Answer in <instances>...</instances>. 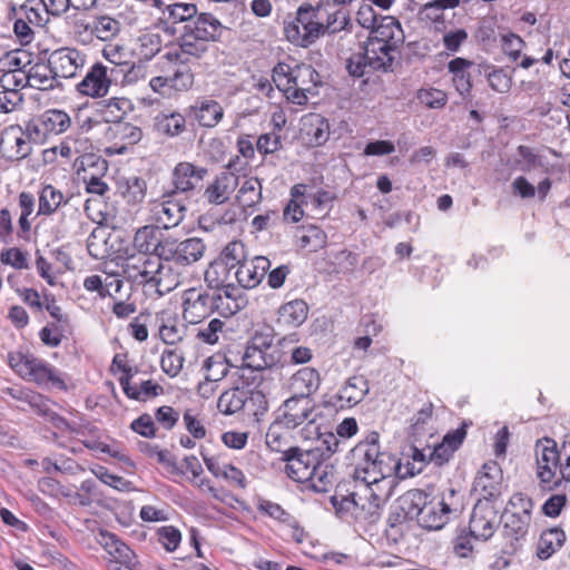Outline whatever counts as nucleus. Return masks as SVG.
<instances>
[{"mask_svg": "<svg viewBox=\"0 0 570 570\" xmlns=\"http://www.w3.org/2000/svg\"><path fill=\"white\" fill-rule=\"evenodd\" d=\"M176 191L167 190L148 203L149 219L164 229L178 226L187 212L184 202L177 198Z\"/></svg>", "mask_w": 570, "mask_h": 570, "instance_id": "0eeeda50", "label": "nucleus"}, {"mask_svg": "<svg viewBox=\"0 0 570 570\" xmlns=\"http://www.w3.org/2000/svg\"><path fill=\"white\" fill-rule=\"evenodd\" d=\"M112 69H116V81L121 77L122 85H132L142 80L147 76V69L142 63H116L112 66Z\"/></svg>", "mask_w": 570, "mask_h": 570, "instance_id": "5fc2aeb1", "label": "nucleus"}, {"mask_svg": "<svg viewBox=\"0 0 570 570\" xmlns=\"http://www.w3.org/2000/svg\"><path fill=\"white\" fill-rule=\"evenodd\" d=\"M169 237H165L159 226L145 225L138 228L134 235V247L140 254H148L165 258Z\"/></svg>", "mask_w": 570, "mask_h": 570, "instance_id": "a211bd4d", "label": "nucleus"}, {"mask_svg": "<svg viewBox=\"0 0 570 570\" xmlns=\"http://www.w3.org/2000/svg\"><path fill=\"white\" fill-rule=\"evenodd\" d=\"M355 490L347 494L336 492L331 497V503L341 518L352 517L356 520L357 502L360 498V482H355Z\"/></svg>", "mask_w": 570, "mask_h": 570, "instance_id": "79ce46f5", "label": "nucleus"}, {"mask_svg": "<svg viewBox=\"0 0 570 570\" xmlns=\"http://www.w3.org/2000/svg\"><path fill=\"white\" fill-rule=\"evenodd\" d=\"M274 340L275 337L271 333H255L244 353L245 366L255 371H263L278 364L282 358V351Z\"/></svg>", "mask_w": 570, "mask_h": 570, "instance_id": "423d86ee", "label": "nucleus"}, {"mask_svg": "<svg viewBox=\"0 0 570 570\" xmlns=\"http://www.w3.org/2000/svg\"><path fill=\"white\" fill-rule=\"evenodd\" d=\"M184 356L177 350H165L160 358L161 370L170 377H175L183 368Z\"/></svg>", "mask_w": 570, "mask_h": 570, "instance_id": "338daca9", "label": "nucleus"}, {"mask_svg": "<svg viewBox=\"0 0 570 570\" xmlns=\"http://www.w3.org/2000/svg\"><path fill=\"white\" fill-rule=\"evenodd\" d=\"M19 11L23 13L31 24L43 27L49 22V14H47L42 0H26L19 7Z\"/></svg>", "mask_w": 570, "mask_h": 570, "instance_id": "6e6d98bb", "label": "nucleus"}, {"mask_svg": "<svg viewBox=\"0 0 570 570\" xmlns=\"http://www.w3.org/2000/svg\"><path fill=\"white\" fill-rule=\"evenodd\" d=\"M368 381L363 375L351 376L338 392L341 406L352 407L358 404L368 393Z\"/></svg>", "mask_w": 570, "mask_h": 570, "instance_id": "7c9ffc66", "label": "nucleus"}, {"mask_svg": "<svg viewBox=\"0 0 570 570\" xmlns=\"http://www.w3.org/2000/svg\"><path fill=\"white\" fill-rule=\"evenodd\" d=\"M98 111L106 122H114L117 125L121 122L120 119L132 109V104L128 98L114 97L102 100L98 104Z\"/></svg>", "mask_w": 570, "mask_h": 570, "instance_id": "4c0bfd02", "label": "nucleus"}, {"mask_svg": "<svg viewBox=\"0 0 570 570\" xmlns=\"http://www.w3.org/2000/svg\"><path fill=\"white\" fill-rule=\"evenodd\" d=\"M543 166L542 157L538 155L533 148L520 145L517 148L512 160V168L523 173H530Z\"/></svg>", "mask_w": 570, "mask_h": 570, "instance_id": "de8ad7c7", "label": "nucleus"}, {"mask_svg": "<svg viewBox=\"0 0 570 570\" xmlns=\"http://www.w3.org/2000/svg\"><path fill=\"white\" fill-rule=\"evenodd\" d=\"M466 431L465 426L454 430L453 432L448 433L443 441L435 445L434 449L430 453V460L434 462L436 465H443L446 463L453 453L459 449L465 439Z\"/></svg>", "mask_w": 570, "mask_h": 570, "instance_id": "cd10ccee", "label": "nucleus"}, {"mask_svg": "<svg viewBox=\"0 0 570 570\" xmlns=\"http://www.w3.org/2000/svg\"><path fill=\"white\" fill-rule=\"evenodd\" d=\"M71 120L67 112L58 109L47 110L41 117V125L47 132L61 134L68 130Z\"/></svg>", "mask_w": 570, "mask_h": 570, "instance_id": "864d4df0", "label": "nucleus"}, {"mask_svg": "<svg viewBox=\"0 0 570 570\" xmlns=\"http://www.w3.org/2000/svg\"><path fill=\"white\" fill-rule=\"evenodd\" d=\"M537 476L543 485V489L553 490L558 482L551 484L556 470L559 465L560 453L557 442L551 438H542L537 441L535 448Z\"/></svg>", "mask_w": 570, "mask_h": 570, "instance_id": "1a4fd4ad", "label": "nucleus"}, {"mask_svg": "<svg viewBox=\"0 0 570 570\" xmlns=\"http://www.w3.org/2000/svg\"><path fill=\"white\" fill-rule=\"evenodd\" d=\"M116 72L117 70L112 69V67L96 62L77 85V90L79 94L91 98L105 97L109 91L110 85L116 81Z\"/></svg>", "mask_w": 570, "mask_h": 570, "instance_id": "f8f14e48", "label": "nucleus"}, {"mask_svg": "<svg viewBox=\"0 0 570 570\" xmlns=\"http://www.w3.org/2000/svg\"><path fill=\"white\" fill-rule=\"evenodd\" d=\"M262 189V183L257 177L246 178L237 191L236 199L243 208L256 207L263 198Z\"/></svg>", "mask_w": 570, "mask_h": 570, "instance_id": "37998d69", "label": "nucleus"}, {"mask_svg": "<svg viewBox=\"0 0 570 570\" xmlns=\"http://www.w3.org/2000/svg\"><path fill=\"white\" fill-rule=\"evenodd\" d=\"M564 541L566 533L562 529L552 528L543 531L538 543V557L542 560L550 558L563 546Z\"/></svg>", "mask_w": 570, "mask_h": 570, "instance_id": "c03bdc74", "label": "nucleus"}, {"mask_svg": "<svg viewBox=\"0 0 570 570\" xmlns=\"http://www.w3.org/2000/svg\"><path fill=\"white\" fill-rule=\"evenodd\" d=\"M6 393L16 400L27 403L38 414L48 413V400L39 393H36L29 389L18 387H8Z\"/></svg>", "mask_w": 570, "mask_h": 570, "instance_id": "3c124183", "label": "nucleus"}, {"mask_svg": "<svg viewBox=\"0 0 570 570\" xmlns=\"http://www.w3.org/2000/svg\"><path fill=\"white\" fill-rule=\"evenodd\" d=\"M472 65V61L461 57L454 58L448 63V69L453 75L452 82L462 97L469 95L472 88L471 77L468 71Z\"/></svg>", "mask_w": 570, "mask_h": 570, "instance_id": "e433bc0d", "label": "nucleus"}, {"mask_svg": "<svg viewBox=\"0 0 570 570\" xmlns=\"http://www.w3.org/2000/svg\"><path fill=\"white\" fill-rule=\"evenodd\" d=\"M161 46L163 40L158 33L147 32L138 38V52L145 60L154 58L161 50Z\"/></svg>", "mask_w": 570, "mask_h": 570, "instance_id": "052dcab7", "label": "nucleus"}, {"mask_svg": "<svg viewBox=\"0 0 570 570\" xmlns=\"http://www.w3.org/2000/svg\"><path fill=\"white\" fill-rule=\"evenodd\" d=\"M209 45L199 40L188 30L185 31L179 41L178 49L170 53L181 63H188L191 59H199L208 51Z\"/></svg>", "mask_w": 570, "mask_h": 570, "instance_id": "c85d7f7f", "label": "nucleus"}, {"mask_svg": "<svg viewBox=\"0 0 570 570\" xmlns=\"http://www.w3.org/2000/svg\"><path fill=\"white\" fill-rule=\"evenodd\" d=\"M214 313L212 291L191 287L183 293V316L191 324H197Z\"/></svg>", "mask_w": 570, "mask_h": 570, "instance_id": "4468645a", "label": "nucleus"}, {"mask_svg": "<svg viewBox=\"0 0 570 570\" xmlns=\"http://www.w3.org/2000/svg\"><path fill=\"white\" fill-rule=\"evenodd\" d=\"M269 267L271 262L267 257L256 256L243 262L234 272V278L243 288H255L261 284Z\"/></svg>", "mask_w": 570, "mask_h": 570, "instance_id": "4be33fe9", "label": "nucleus"}, {"mask_svg": "<svg viewBox=\"0 0 570 570\" xmlns=\"http://www.w3.org/2000/svg\"><path fill=\"white\" fill-rule=\"evenodd\" d=\"M395 50L391 49L389 45H382V42L374 41L367 38L364 53L370 60V69L373 71H386L391 68Z\"/></svg>", "mask_w": 570, "mask_h": 570, "instance_id": "2f4dec72", "label": "nucleus"}, {"mask_svg": "<svg viewBox=\"0 0 570 570\" xmlns=\"http://www.w3.org/2000/svg\"><path fill=\"white\" fill-rule=\"evenodd\" d=\"M502 51L512 62H517L521 58V52L525 47L524 40L513 32L500 36Z\"/></svg>", "mask_w": 570, "mask_h": 570, "instance_id": "e2e57ef3", "label": "nucleus"}, {"mask_svg": "<svg viewBox=\"0 0 570 570\" xmlns=\"http://www.w3.org/2000/svg\"><path fill=\"white\" fill-rule=\"evenodd\" d=\"M257 510L259 513L275 520L279 524L285 525L286 523L293 522V515L273 501L259 499Z\"/></svg>", "mask_w": 570, "mask_h": 570, "instance_id": "bf43d9fd", "label": "nucleus"}, {"mask_svg": "<svg viewBox=\"0 0 570 570\" xmlns=\"http://www.w3.org/2000/svg\"><path fill=\"white\" fill-rule=\"evenodd\" d=\"M379 439V433L372 432L352 450L356 460L352 476L360 482L356 521L367 524L381 519L383 504L396 483L394 474L400 470V460L381 451Z\"/></svg>", "mask_w": 570, "mask_h": 570, "instance_id": "f257e3e1", "label": "nucleus"}, {"mask_svg": "<svg viewBox=\"0 0 570 570\" xmlns=\"http://www.w3.org/2000/svg\"><path fill=\"white\" fill-rule=\"evenodd\" d=\"M314 401L291 395L276 411V419L287 429H295L305 422H313Z\"/></svg>", "mask_w": 570, "mask_h": 570, "instance_id": "ddd939ff", "label": "nucleus"}, {"mask_svg": "<svg viewBox=\"0 0 570 570\" xmlns=\"http://www.w3.org/2000/svg\"><path fill=\"white\" fill-rule=\"evenodd\" d=\"M26 76L27 85L39 90L52 89L57 79L49 62L33 65Z\"/></svg>", "mask_w": 570, "mask_h": 570, "instance_id": "58836bf2", "label": "nucleus"}, {"mask_svg": "<svg viewBox=\"0 0 570 570\" xmlns=\"http://www.w3.org/2000/svg\"><path fill=\"white\" fill-rule=\"evenodd\" d=\"M232 271L233 269L226 266V263H223V261H218L216 258L212 262L204 274V279L209 291L213 292L227 286H233L234 274H232Z\"/></svg>", "mask_w": 570, "mask_h": 570, "instance_id": "72a5a7b5", "label": "nucleus"}, {"mask_svg": "<svg viewBox=\"0 0 570 570\" xmlns=\"http://www.w3.org/2000/svg\"><path fill=\"white\" fill-rule=\"evenodd\" d=\"M159 257L148 254H136L127 257L124 264V273L127 278L138 284H149L155 277V268Z\"/></svg>", "mask_w": 570, "mask_h": 570, "instance_id": "412c9836", "label": "nucleus"}, {"mask_svg": "<svg viewBox=\"0 0 570 570\" xmlns=\"http://www.w3.org/2000/svg\"><path fill=\"white\" fill-rule=\"evenodd\" d=\"M10 367L23 380L38 385L51 383L59 389H66V383L58 375L57 371L43 360L31 354L11 352L8 354Z\"/></svg>", "mask_w": 570, "mask_h": 570, "instance_id": "39448f33", "label": "nucleus"}, {"mask_svg": "<svg viewBox=\"0 0 570 570\" xmlns=\"http://www.w3.org/2000/svg\"><path fill=\"white\" fill-rule=\"evenodd\" d=\"M147 191V183L145 179L134 176L127 179L126 189L124 191V197L127 199L129 204H140L145 197Z\"/></svg>", "mask_w": 570, "mask_h": 570, "instance_id": "69168bd1", "label": "nucleus"}, {"mask_svg": "<svg viewBox=\"0 0 570 570\" xmlns=\"http://www.w3.org/2000/svg\"><path fill=\"white\" fill-rule=\"evenodd\" d=\"M224 109L219 102L215 100H206L195 111V117L200 126L214 127L223 118Z\"/></svg>", "mask_w": 570, "mask_h": 570, "instance_id": "603ef678", "label": "nucleus"}, {"mask_svg": "<svg viewBox=\"0 0 570 570\" xmlns=\"http://www.w3.org/2000/svg\"><path fill=\"white\" fill-rule=\"evenodd\" d=\"M186 118L183 114L161 110L153 119L154 130L163 137L175 138L186 131Z\"/></svg>", "mask_w": 570, "mask_h": 570, "instance_id": "393cba45", "label": "nucleus"}, {"mask_svg": "<svg viewBox=\"0 0 570 570\" xmlns=\"http://www.w3.org/2000/svg\"><path fill=\"white\" fill-rule=\"evenodd\" d=\"M246 390L234 387L220 394L217 401V409L225 415H232L239 411H244L246 405Z\"/></svg>", "mask_w": 570, "mask_h": 570, "instance_id": "a18cd8bd", "label": "nucleus"}, {"mask_svg": "<svg viewBox=\"0 0 570 570\" xmlns=\"http://www.w3.org/2000/svg\"><path fill=\"white\" fill-rule=\"evenodd\" d=\"M217 259L223 261V263H226V266L236 271L246 261L245 245L239 240L228 243Z\"/></svg>", "mask_w": 570, "mask_h": 570, "instance_id": "4d7b16f0", "label": "nucleus"}, {"mask_svg": "<svg viewBox=\"0 0 570 570\" xmlns=\"http://www.w3.org/2000/svg\"><path fill=\"white\" fill-rule=\"evenodd\" d=\"M49 63L57 78H72L86 63V55L81 51L63 47L52 51L49 56Z\"/></svg>", "mask_w": 570, "mask_h": 570, "instance_id": "6ab92c4d", "label": "nucleus"}, {"mask_svg": "<svg viewBox=\"0 0 570 570\" xmlns=\"http://www.w3.org/2000/svg\"><path fill=\"white\" fill-rule=\"evenodd\" d=\"M119 383L125 394L136 401H146L163 392V387L151 380L144 381L140 385H132L127 379H119Z\"/></svg>", "mask_w": 570, "mask_h": 570, "instance_id": "49530a36", "label": "nucleus"}, {"mask_svg": "<svg viewBox=\"0 0 570 570\" xmlns=\"http://www.w3.org/2000/svg\"><path fill=\"white\" fill-rule=\"evenodd\" d=\"M512 511L504 512L503 532L515 541L525 537L531 522L532 500L523 493H514L509 501Z\"/></svg>", "mask_w": 570, "mask_h": 570, "instance_id": "6e6552de", "label": "nucleus"}, {"mask_svg": "<svg viewBox=\"0 0 570 570\" xmlns=\"http://www.w3.org/2000/svg\"><path fill=\"white\" fill-rule=\"evenodd\" d=\"M350 19L343 9L328 12L309 3L301 4L296 16L284 21L285 38L293 45L307 48L326 33H336L346 28Z\"/></svg>", "mask_w": 570, "mask_h": 570, "instance_id": "f03ea898", "label": "nucleus"}, {"mask_svg": "<svg viewBox=\"0 0 570 570\" xmlns=\"http://www.w3.org/2000/svg\"><path fill=\"white\" fill-rule=\"evenodd\" d=\"M237 185V177L223 171L206 187L204 197L209 204L222 205L227 202Z\"/></svg>", "mask_w": 570, "mask_h": 570, "instance_id": "a878e982", "label": "nucleus"}, {"mask_svg": "<svg viewBox=\"0 0 570 570\" xmlns=\"http://www.w3.org/2000/svg\"><path fill=\"white\" fill-rule=\"evenodd\" d=\"M499 524V511L494 502L490 500H478L475 503L470 522V534L475 539H490Z\"/></svg>", "mask_w": 570, "mask_h": 570, "instance_id": "9d476101", "label": "nucleus"}, {"mask_svg": "<svg viewBox=\"0 0 570 570\" xmlns=\"http://www.w3.org/2000/svg\"><path fill=\"white\" fill-rule=\"evenodd\" d=\"M185 29L207 43L218 40L224 32L223 24L212 13H200L190 24H187Z\"/></svg>", "mask_w": 570, "mask_h": 570, "instance_id": "bb28decb", "label": "nucleus"}, {"mask_svg": "<svg viewBox=\"0 0 570 570\" xmlns=\"http://www.w3.org/2000/svg\"><path fill=\"white\" fill-rule=\"evenodd\" d=\"M112 131L115 137L122 141V145L117 148V154H125L128 146H134L142 138V130L140 127L130 122H118L114 126Z\"/></svg>", "mask_w": 570, "mask_h": 570, "instance_id": "09e8293b", "label": "nucleus"}, {"mask_svg": "<svg viewBox=\"0 0 570 570\" xmlns=\"http://www.w3.org/2000/svg\"><path fill=\"white\" fill-rule=\"evenodd\" d=\"M368 39L389 45L395 50L403 42L404 36L400 22L391 16L381 17L376 27L370 31Z\"/></svg>", "mask_w": 570, "mask_h": 570, "instance_id": "b1692460", "label": "nucleus"}, {"mask_svg": "<svg viewBox=\"0 0 570 570\" xmlns=\"http://www.w3.org/2000/svg\"><path fill=\"white\" fill-rule=\"evenodd\" d=\"M279 321L289 327H298L308 315V306L303 299H294L281 306Z\"/></svg>", "mask_w": 570, "mask_h": 570, "instance_id": "a19ab883", "label": "nucleus"}, {"mask_svg": "<svg viewBox=\"0 0 570 570\" xmlns=\"http://www.w3.org/2000/svg\"><path fill=\"white\" fill-rule=\"evenodd\" d=\"M291 430L292 429H287L285 424L281 423L279 420L275 417L265 436L266 445L272 451L283 453V456H285L286 451H289L293 448L291 446Z\"/></svg>", "mask_w": 570, "mask_h": 570, "instance_id": "f704fd0d", "label": "nucleus"}, {"mask_svg": "<svg viewBox=\"0 0 570 570\" xmlns=\"http://www.w3.org/2000/svg\"><path fill=\"white\" fill-rule=\"evenodd\" d=\"M167 13L174 23L184 22L195 18L197 7L189 2H177L167 6Z\"/></svg>", "mask_w": 570, "mask_h": 570, "instance_id": "774afa93", "label": "nucleus"}, {"mask_svg": "<svg viewBox=\"0 0 570 570\" xmlns=\"http://www.w3.org/2000/svg\"><path fill=\"white\" fill-rule=\"evenodd\" d=\"M410 498L413 502L417 501V504L424 499L421 492H414L410 494ZM461 509L462 502L456 497V491L449 489L440 500L423 503L421 508L417 507L415 514L422 528L440 530L448 523L450 514L459 512Z\"/></svg>", "mask_w": 570, "mask_h": 570, "instance_id": "20e7f679", "label": "nucleus"}, {"mask_svg": "<svg viewBox=\"0 0 570 570\" xmlns=\"http://www.w3.org/2000/svg\"><path fill=\"white\" fill-rule=\"evenodd\" d=\"M420 104L431 109L443 108L448 102V95L436 88H423L416 94Z\"/></svg>", "mask_w": 570, "mask_h": 570, "instance_id": "0e129e2a", "label": "nucleus"}, {"mask_svg": "<svg viewBox=\"0 0 570 570\" xmlns=\"http://www.w3.org/2000/svg\"><path fill=\"white\" fill-rule=\"evenodd\" d=\"M273 80L292 104L303 106L308 95H316L322 85L320 73L309 65L291 67L278 63L273 71Z\"/></svg>", "mask_w": 570, "mask_h": 570, "instance_id": "7ed1b4c3", "label": "nucleus"}, {"mask_svg": "<svg viewBox=\"0 0 570 570\" xmlns=\"http://www.w3.org/2000/svg\"><path fill=\"white\" fill-rule=\"evenodd\" d=\"M321 375L314 367H303L295 372L288 381V392L299 397L312 399L321 386Z\"/></svg>", "mask_w": 570, "mask_h": 570, "instance_id": "5701e85b", "label": "nucleus"}, {"mask_svg": "<svg viewBox=\"0 0 570 570\" xmlns=\"http://www.w3.org/2000/svg\"><path fill=\"white\" fill-rule=\"evenodd\" d=\"M65 202L63 194L52 185H46L39 195V208L37 215L49 216L53 214Z\"/></svg>", "mask_w": 570, "mask_h": 570, "instance_id": "8fccbe9b", "label": "nucleus"}, {"mask_svg": "<svg viewBox=\"0 0 570 570\" xmlns=\"http://www.w3.org/2000/svg\"><path fill=\"white\" fill-rule=\"evenodd\" d=\"M307 135L316 146L325 144L330 137L328 120L320 115H312L309 117V129Z\"/></svg>", "mask_w": 570, "mask_h": 570, "instance_id": "680f3d73", "label": "nucleus"}, {"mask_svg": "<svg viewBox=\"0 0 570 570\" xmlns=\"http://www.w3.org/2000/svg\"><path fill=\"white\" fill-rule=\"evenodd\" d=\"M207 175L208 169L206 167L189 161H180L171 171L173 189L170 191H176L177 195L193 193L202 188Z\"/></svg>", "mask_w": 570, "mask_h": 570, "instance_id": "2eb2a0df", "label": "nucleus"}, {"mask_svg": "<svg viewBox=\"0 0 570 570\" xmlns=\"http://www.w3.org/2000/svg\"><path fill=\"white\" fill-rule=\"evenodd\" d=\"M0 146L3 149H11L9 158L12 159L26 158L31 151L30 140L26 137V134L19 126L11 127L6 131Z\"/></svg>", "mask_w": 570, "mask_h": 570, "instance_id": "473e14b6", "label": "nucleus"}, {"mask_svg": "<svg viewBox=\"0 0 570 570\" xmlns=\"http://www.w3.org/2000/svg\"><path fill=\"white\" fill-rule=\"evenodd\" d=\"M159 258L155 268V277L150 279L149 284L156 287L159 295H165L174 291L180 284V273L177 272L170 264Z\"/></svg>", "mask_w": 570, "mask_h": 570, "instance_id": "c756f323", "label": "nucleus"}, {"mask_svg": "<svg viewBox=\"0 0 570 570\" xmlns=\"http://www.w3.org/2000/svg\"><path fill=\"white\" fill-rule=\"evenodd\" d=\"M214 312L223 317H230L245 308L248 304L247 297L242 288L227 286L212 292Z\"/></svg>", "mask_w": 570, "mask_h": 570, "instance_id": "aec40b11", "label": "nucleus"}, {"mask_svg": "<svg viewBox=\"0 0 570 570\" xmlns=\"http://www.w3.org/2000/svg\"><path fill=\"white\" fill-rule=\"evenodd\" d=\"M335 482V469L332 464L321 462L316 464L312 478L305 484L315 492L323 493L330 491Z\"/></svg>", "mask_w": 570, "mask_h": 570, "instance_id": "ea45409f", "label": "nucleus"}, {"mask_svg": "<svg viewBox=\"0 0 570 570\" xmlns=\"http://www.w3.org/2000/svg\"><path fill=\"white\" fill-rule=\"evenodd\" d=\"M502 471L497 462L490 461L482 465L478 472L473 491L481 495L479 500H490L494 502L501 495Z\"/></svg>", "mask_w": 570, "mask_h": 570, "instance_id": "f3484780", "label": "nucleus"}, {"mask_svg": "<svg viewBox=\"0 0 570 570\" xmlns=\"http://www.w3.org/2000/svg\"><path fill=\"white\" fill-rule=\"evenodd\" d=\"M286 462L285 473L292 480L305 483L318 463V453L316 451H303L299 448H292L286 451V455L283 456Z\"/></svg>", "mask_w": 570, "mask_h": 570, "instance_id": "dca6fc26", "label": "nucleus"}, {"mask_svg": "<svg viewBox=\"0 0 570 570\" xmlns=\"http://www.w3.org/2000/svg\"><path fill=\"white\" fill-rule=\"evenodd\" d=\"M85 30L90 31L99 40L109 41L121 31V22L109 16H97L85 24Z\"/></svg>", "mask_w": 570, "mask_h": 570, "instance_id": "c9c22d12", "label": "nucleus"}, {"mask_svg": "<svg viewBox=\"0 0 570 570\" xmlns=\"http://www.w3.org/2000/svg\"><path fill=\"white\" fill-rule=\"evenodd\" d=\"M206 252V244L199 237H189L183 240L169 237L165 262H174L179 266H190L199 262Z\"/></svg>", "mask_w": 570, "mask_h": 570, "instance_id": "9b49d317", "label": "nucleus"}, {"mask_svg": "<svg viewBox=\"0 0 570 570\" xmlns=\"http://www.w3.org/2000/svg\"><path fill=\"white\" fill-rule=\"evenodd\" d=\"M246 399L244 412L254 416L258 422L268 411V401L266 395L259 390H246Z\"/></svg>", "mask_w": 570, "mask_h": 570, "instance_id": "13d9d810", "label": "nucleus"}]
</instances>
